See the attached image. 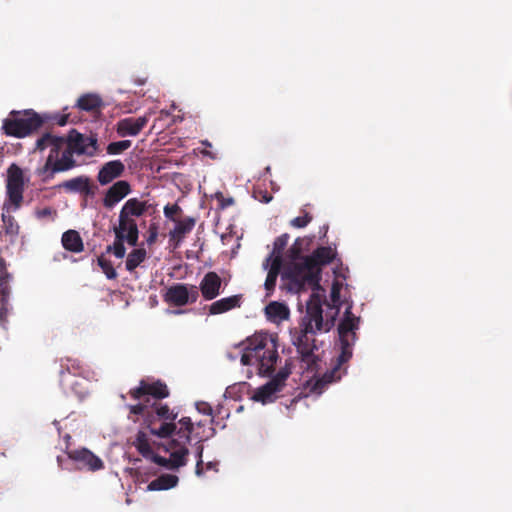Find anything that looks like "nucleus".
<instances>
[{"label":"nucleus","mask_w":512,"mask_h":512,"mask_svg":"<svg viewBox=\"0 0 512 512\" xmlns=\"http://www.w3.org/2000/svg\"><path fill=\"white\" fill-rule=\"evenodd\" d=\"M336 256V252L329 246H321L309 256L302 258L300 263H293L283 273L282 279L289 281V290L299 293L306 287L313 292H318L325 297L324 290L320 285L321 267L330 264Z\"/></svg>","instance_id":"f257e3e1"},{"label":"nucleus","mask_w":512,"mask_h":512,"mask_svg":"<svg viewBox=\"0 0 512 512\" xmlns=\"http://www.w3.org/2000/svg\"><path fill=\"white\" fill-rule=\"evenodd\" d=\"M322 295L312 293L306 303V315L302 319L300 331L294 336L293 343L301 355L303 362L308 367L316 364L318 357L314 354L317 350L315 334L317 331H329L334 326V318L323 319Z\"/></svg>","instance_id":"f03ea898"},{"label":"nucleus","mask_w":512,"mask_h":512,"mask_svg":"<svg viewBox=\"0 0 512 512\" xmlns=\"http://www.w3.org/2000/svg\"><path fill=\"white\" fill-rule=\"evenodd\" d=\"M360 318L352 313V306L349 305L343 318L338 325V336L340 343V354L331 370L325 372L322 377L316 380L312 387V392L321 394L328 384L341 379L347 372V368L342 366L347 363L353 355V346L357 340L356 331L359 329Z\"/></svg>","instance_id":"7ed1b4c3"},{"label":"nucleus","mask_w":512,"mask_h":512,"mask_svg":"<svg viewBox=\"0 0 512 512\" xmlns=\"http://www.w3.org/2000/svg\"><path fill=\"white\" fill-rule=\"evenodd\" d=\"M46 148H49V154L44 165L37 169V175L44 182L54 179L58 173L67 172L79 166L65 137L51 133L43 134L37 139L35 150L41 152Z\"/></svg>","instance_id":"20e7f679"},{"label":"nucleus","mask_w":512,"mask_h":512,"mask_svg":"<svg viewBox=\"0 0 512 512\" xmlns=\"http://www.w3.org/2000/svg\"><path fill=\"white\" fill-rule=\"evenodd\" d=\"M276 337L268 333H257L247 339L245 351L241 356V364L256 365L258 373L268 376L274 371L278 360Z\"/></svg>","instance_id":"39448f33"},{"label":"nucleus","mask_w":512,"mask_h":512,"mask_svg":"<svg viewBox=\"0 0 512 512\" xmlns=\"http://www.w3.org/2000/svg\"><path fill=\"white\" fill-rule=\"evenodd\" d=\"M46 123V118L33 110L12 111L3 120L2 130L7 136L24 138L37 132Z\"/></svg>","instance_id":"423d86ee"},{"label":"nucleus","mask_w":512,"mask_h":512,"mask_svg":"<svg viewBox=\"0 0 512 512\" xmlns=\"http://www.w3.org/2000/svg\"><path fill=\"white\" fill-rule=\"evenodd\" d=\"M176 418L177 413L171 411L168 405L153 406L147 414V428L157 437H170L176 431Z\"/></svg>","instance_id":"0eeeda50"},{"label":"nucleus","mask_w":512,"mask_h":512,"mask_svg":"<svg viewBox=\"0 0 512 512\" xmlns=\"http://www.w3.org/2000/svg\"><path fill=\"white\" fill-rule=\"evenodd\" d=\"M149 208L150 205L147 201H140L137 198L128 199L120 210L117 227L120 230L130 232V239L132 240L136 234L139 235L135 217L143 216Z\"/></svg>","instance_id":"6e6552de"},{"label":"nucleus","mask_w":512,"mask_h":512,"mask_svg":"<svg viewBox=\"0 0 512 512\" xmlns=\"http://www.w3.org/2000/svg\"><path fill=\"white\" fill-rule=\"evenodd\" d=\"M25 180L23 170L15 163L7 169L6 193L9 202L17 210L23 201Z\"/></svg>","instance_id":"1a4fd4ad"},{"label":"nucleus","mask_w":512,"mask_h":512,"mask_svg":"<svg viewBox=\"0 0 512 512\" xmlns=\"http://www.w3.org/2000/svg\"><path fill=\"white\" fill-rule=\"evenodd\" d=\"M66 141L76 155L94 157L99 152L98 137L96 134H83L73 129L70 131Z\"/></svg>","instance_id":"9d476101"},{"label":"nucleus","mask_w":512,"mask_h":512,"mask_svg":"<svg viewBox=\"0 0 512 512\" xmlns=\"http://www.w3.org/2000/svg\"><path fill=\"white\" fill-rule=\"evenodd\" d=\"M290 374L289 367L281 368L269 382L256 390L253 399L263 404L273 402L276 399V394L285 386V381Z\"/></svg>","instance_id":"9b49d317"},{"label":"nucleus","mask_w":512,"mask_h":512,"mask_svg":"<svg viewBox=\"0 0 512 512\" xmlns=\"http://www.w3.org/2000/svg\"><path fill=\"white\" fill-rule=\"evenodd\" d=\"M199 297L198 287L191 285L189 288L185 284H174L166 292L165 300L176 306H184L187 303H194Z\"/></svg>","instance_id":"f8f14e48"},{"label":"nucleus","mask_w":512,"mask_h":512,"mask_svg":"<svg viewBox=\"0 0 512 512\" xmlns=\"http://www.w3.org/2000/svg\"><path fill=\"white\" fill-rule=\"evenodd\" d=\"M66 454L80 470L86 469L95 472L104 468V462L87 448L67 450Z\"/></svg>","instance_id":"ddd939ff"},{"label":"nucleus","mask_w":512,"mask_h":512,"mask_svg":"<svg viewBox=\"0 0 512 512\" xmlns=\"http://www.w3.org/2000/svg\"><path fill=\"white\" fill-rule=\"evenodd\" d=\"M129 394L135 400H139L144 395H151L156 399H163L169 396V390L167 385L160 380L153 383L141 380L139 386L131 389Z\"/></svg>","instance_id":"4468645a"},{"label":"nucleus","mask_w":512,"mask_h":512,"mask_svg":"<svg viewBox=\"0 0 512 512\" xmlns=\"http://www.w3.org/2000/svg\"><path fill=\"white\" fill-rule=\"evenodd\" d=\"M131 193V185L126 180H119L112 184L104 194L103 206L112 209L116 204Z\"/></svg>","instance_id":"2eb2a0df"},{"label":"nucleus","mask_w":512,"mask_h":512,"mask_svg":"<svg viewBox=\"0 0 512 512\" xmlns=\"http://www.w3.org/2000/svg\"><path fill=\"white\" fill-rule=\"evenodd\" d=\"M58 188L68 193H80L85 196H93L95 194V186L92 185L91 179L86 175H80L63 181L58 185Z\"/></svg>","instance_id":"dca6fc26"},{"label":"nucleus","mask_w":512,"mask_h":512,"mask_svg":"<svg viewBox=\"0 0 512 512\" xmlns=\"http://www.w3.org/2000/svg\"><path fill=\"white\" fill-rule=\"evenodd\" d=\"M125 172V165L121 160H111L104 163L98 171L97 181L100 185H108L120 178Z\"/></svg>","instance_id":"f3484780"},{"label":"nucleus","mask_w":512,"mask_h":512,"mask_svg":"<svg viewBox=\"0 0 512 512\" xmlns=\"http://www.w3.org/2000/svg\"><path fill=\"white\" fill-rule=\"evenodd\" d=\"M187 444L188 443H185V440L179 438L172 439L169 442L168 446L166 447V451L170 452L172 469H178L187 464V456L189 454Z\"/></svg>","instance_id":"a211bd4d"},{"label":"nucleus","mask_w":512,"mask_h":512,"mask_svg":"<svg viewBox=\"0 0 512 512\" xmlns=\"http://www.w3.org/2000/svg\"><path fill=\"white\" fill-rule=\"evenodd\" d=\"M114 234H115V241L113 245H110L107 247V252H112L116 258H123L126 253V248L124 246V242H127L130 246H136L138 243L139 235L136 234V236L131 240L130 239V232H127L126 230H120L118 227L113 228Z\"/></svg>","instance_id":"6ab92c4d"},{"label":"nucleus","mask_w":512,"mask_h":512,"mask_svg":"<svg viewBox=\"0 0 512 512\" xmlns=\"http://www.w3.org/2000/svg\"><path fill=\"white\" fill-rule=\"evenodd\" d=\"M222 280L216 272H208L200 282L198 291L205 300H213L220 294Z\"/></svg>","instance_id":"aec40b11"},{"label":"nucleus","mask_w":512,"mask_h":512,"mask_svg":"<svg viewBox=\"0 0 512 512\" xmlns=\"http://www.w3.org/2000/svg\"><path fill=\"white\" fill-rule=\"evenodd\" d=\"M148 117L141 116L138 118L128 117L117 122V133L121 137L136 136L147 125Z\"/></svg>","instance_id":"412c9836"},{"label":"nucleus","mask_w":512,"mask_h":512,"mask_svg":"<svg viewBox=\"0 0 512 512\" xmlns=\"http://www.w3.org/2000/svg\"><path fill=\"white\" fill-rule=\"evenodd\" d=\"M61 370L59 372L61 381H64L66 374L82 376L86 372L83 362L76 358L65 357L60 360Z\"/></svg>","instance_id":"4be33fe9"},{"label":"nucleus","mask_w":512,"mask_h":512,"mask_svg":"<svg viewBox=\"0 0 512 512\" xmlns=\"http://www.w3.org/2000/svg\"><path fill=\"white\" fill-rule=\"evenodd\" d=\"M241 295H233L213 302L209 307L211 315L222 314L241 306Z\"/></svg>","instance_id":"5701e85b"},{"label":"nucleus","mask_w":512,"mask_h":512,"mask_svg":"<svg viewBox=\"0 0 512 512\" xmlns=\"http://www.w3.org/2000/svg\"><path fill=\"white\" fill-rule=\"evenodd\" d=\"M175 223L174 229L169 232V237L170 240H175L179 243L184 239L186 234L193 230L196 220L193 217H186L184 219H177Z\"/></svg>","instance_id":"b1692460"},{"label":"nucleus","mask_w":512,"mask_h":512,"mask_svg":"<svg viewBox=\"0 0 512 512\" xmlns=\"http://www.w3.org/2000/svg\"><path fill=\"white\" fill-rule=\"evenodd\" d=\"M61 242L65 250L80 253L84 250L83 240L76 230H68L63 233Z\"/></svg>","instance_id":"393cba45"},{"label":"nucleus","mask_w":512,"mask_h":512,"mask_svg":"<svg viewBox=\"0 0 512 512\" xmlns=\"http://www.w3.org/2000/svg\"><path fill=\"white\" fill-rule=\"evenodd\" d=\"M179 478L173 474H162L153 481H151L148 486V491H161L168 490L174 488L178 484Z\"/></svg>","instance_id":"a878e982"},{"label":"nucleus","mask_w":512,"mask_h":512,"mask_svg":"<svg viewBox=\"0 0 512 512\" xmlns=\"http://www.w3.org/2000/svg\"><path fill=\"white\" fill-rule=\"evenodd\" d=\"M265 314L271 321H281L289 317V309L285 304L273 301L265 307Z\"/></svg>","instance_id":"bb28decb"},{"label":"nucleus","mask_w":512,"mask_h":512,"mask_svg":"<svg viewBox=\"0 0 512 512\" xmlns=\"http://www.w3.org/2000/svg\"><path fill=\"white\" fill-rule=\"evenodd\" d=\"M103 105L102 99L95 94L82 95L78 100L76 106L87 112L98 111Z\"/></svg>","instance_id":"cd10ccee"},{"label":"nucleus","mask_w":512,"mask_h":512,"mask_svg":"<svg viewBox=\"0 0 512 512\" xmlns=\"http://www.w3.org/2000/svg\"><path fill=\"white\" fill-rule=\"evenodd\" d=\"M282 268V264L280 261V258L277 257L276 259H272L266 280H265V289L267 290V296H270L271 293L274 291L276 286L277 277L280 273V270Z\"/></svg>","instance_id":"c85d7f7f"},{"label":"nucleus","mask_w":512,"mask_h":512,"mask_svg":"<svg viewBox=\"0 0 512 512\" xmlns=\"http://www.w3.org/2000/svg\"><path fill=\"white\" fill-rule=\"evenodd\" d=\"M133 445L144 458H149L150 455H152L153 450L150 446L148 436L144 431H138Z\"/></svg>","instance_id":"c756f323"},{"label":"nucleus","mask_w":512,"mask_h":512,"mask_svg":"<svg viewBox=\"0 0 512 512\" xmlns=\"http://www.w3.org/2000/svg\"><path fill=\"white\" fill-rule=\"evenodd\" d=\"M146 250L144 248H138L132 250L126 259L125 266L129 272L134 271L145 259Z\"/></svg>","instance_id":"7c9ffc66"},{"label":"nucleus","mask_w":512,"mask_h":512,"mask_svg":"<svg viewBox=\"0 0 512 512\" xmlns=\"http://www.w3.org/2000/svg\"><path fill=\"white\" fill-rule=\"evenodd\" d=\"M302 239L297 238L287 251L288 262L284 266L283 272L293 263H300L302 260Z\"/></svg>","instance_id":"2f4dec72"},{"label":"nucleus","mask_w":512,"mask_h":512,"mask_svg":"<svg viewBox=\"0 0 512 512\" xmlns=\"http://www.w3.org/2000/svg\"><path fill=\"white\" fill-rule=\"evenodd\" d=\"M289 238H290L289 234L284 233L275 239L274 244H273V251H272L271 255L267 258V262L270 260L272 261V259H276L277 257H279L281 264L283 265L282 252L285 249V247L287 246Z\"/></svg>","instance_id":"473e14b6"},{"label":"nucleus","mask_w":512,"mask_h":512,"mask_svg":"<svg viewBox=\"0 0 512 512\" xmlns=\"http://www.w3.org/2000/svg\"><path fill=\"white\" fill-rule=\"evenodd\" d=\"M180 429L177 431L179 439L185 440V443H189L191 440V433L193 431V423L190 417H182L179 420Z\"/></svg>","instance_id":"72a5a7b5"},{"label":"nucleus","mask_w":512,"mask_h":512,"mask_svg":"<svg viewBox=\"0 0 512 512\" xmlns=\"http://www.w3.org/2000/svg\"><path fill=\"white\" fill-rule=\"evenodd\" d=\"M341 287L342 285L339 283V282H334L332 284V287H331V293H330V299H331V302H332V309L334 310V313L331 317H333L335 319V317L337 316V314L339 313V310H340V305H341V302H340V292H341Z\"/></svg>","instance_id":"f704fd0d"},{"label":"nucleus","mask_w":512,"mask_h":512,"mask_svg":"<svg viewBox=\"0 0 512 512\" xmlns=\"http://www.w3.org/2000/svg\"><path fill=\"white\" fill-rule=\"evenodd\" d=\"M4 231L7 235L16 236L19 233V225L15 218L9 214L2 213Z\"/></svg>","instance_id":"c9c22d12"},{"label":"nucleus","mask_w":512,"mask_h":512,"mask_svg":"<svg viewBox=\"0 0 512 512\" xmlns=\"http://www.w3.org/2000/svg\"><path fill=\"white\" fill-rule=\"evenodd\" d=\"M132 145L130 140H121L116 142H111L108 144L106 148V152L109 155H118L129 149Z\"/></svg>","instance_id":"e433bc0d"},{"label":"nucleus","mask_w":512,"mask_h":512,"mask_svg":"<svg viewBox=\"0 0 512 512\" xmlns=\"http://www.w3.org/2000/svg\"><path fill=\"white\" fill-rule=\"evenodd\" d=\"M97 262L108 279H115L117 277L116 270L110 260L101 255L97 258Z\"/></svg>","instance_id":"4c0bfd02"},{"label":"nucleus","mask_w":512,"mask_h":512,"mask_svg":"<svg viewBox=\"0 0 512 512\" xmlns=\"http://www.w3.org/2000/svg\"><path fill=\"white\" fill-rule=\"evenodd\" d=\"M12 279V275L10 273H1L0 275V299L7 300L10 294V286L9 282Z\"/></svg>","instance_id":"58836bf2"},{"label":"nucleus","mask_w":512,"mask_h":512,"mask_svg":"<svg viewBox=\"0 0 512 512\" xmlns=\"http://www.w3.org/2000/svg\"><path fill=\"white\" fill-rule=\"evenodd\" d=\"M43 118H46V122L57 124L59 126H65L68 123L69 114H43Z\"/></svg>","instance_id":"ea45409f"},{"label":"nucleus","mask_w":512,"mask_h":512,"mask_svg":"<svg viewBox=\"0 0 512 512\" xmlns=\"http://www.w3.org/2000/svg\"><path fill=\"white\" fill-rule=\"evenodd\" d=\"M164 215L167 219L176 222L177 216L182 212L181 207L175 203V204H167L163 209Z\"/></svg>","instance_id":"a19ab883"},{"label":"nucleus","mask_w":512,"mask_h":512,"mask_svg":"<svg viewBox=\"0 0 512 512\" xmlns=\"http://www.w3.org/2000/svg\"><path fill=\"white\" fill-rule=\"evenodd\" d=\"M312 220V216L309 213H305L303 216H298L291 220V225L296 228L306 227Z\"/></svg>","instance_id":"79ce46f5"},{"label":"nucleus","mask_w":512,"mask_h":512,"mask_svg":"<svg viewBox=\"0 0 512 512\" xmlns=\"http://www.w3.org/2000/svg\"><path fill=\"white\" fill-rule=\"evenodd\" d=\"M36 217L40 220H43V219H54L57 215V212L56 210L52 209L51 207H44L42 209H37L36 212Z\"/></svg>","instance_id":"37998d69"},{"label":"nucleus","mask_w":512,"mask_h":512,"mask_svg":"<svg viewBox=\"0 0 512 512\" xmlns=\"http://www.w3.org/2000/svg\"><path fill=\"white\" fill-rule=\"evenodd\" d=\"M253 197L258 200L259 202L261 203H269L272 199H273V196L271 193H269L267 190H262V189H255L253 191Z\"/></svg>","instance_id":"c03bdc74"},{"label":"nucleus","mask_w":512,"mask_h":512,"mask_svg":"<svg viewBox=\"0 0 512 512\" xmlns=\"http://www.w3.org/2000/svg\"><path fill=\"white\" fill-rule=\"evenodd\" d=\"M148 459L151 460L152 462H154L155 464L159 465V466L172 469V463H171L170 458L162 457V456H160L158 454H155L152 451V455H150V457Z\"/></svg>","instance_id":"a18cd8bd"},{"label":"nucleus","mask_w":512,"mask_h":512,"mask_svg":"<svg viewBox=\"0 0 512 512\" xmlns=\"http://www.w3.org/2000/svg\"><path fill=\"white\" fill-rule=\"evenodd\" d=\"M215 198L218 201V205L221 209L230 207L235 203V200L232 197H225L221 192H217L215 194Z\"/></svg>","instance_id":"49530a36"},{"label":"nucleus","mask_w":512,"mask_h":512,"mask_svg":"<svg viewBox=\"0 0 512 512\" xmlns=\"http://www.w3.org/2000/svg\"><path fill=\"white\" fill-rule=\"evenodd\" d=\"M129 409L131 414L145 416V422L147 423V414L151 412V408L148 409V407L144 404H136L131 405Z\"/></svg>","instance_id":"de8ad7c7"},{"label":"nucleus","mask_w":512,"mask_h":512,"mask_svg":"<svg viewBox=\"0 0 512 512\" xmlns=\"http://www.w3.org/2000/svg\"><path fill=\"white\" fill-rule=\"evenodd\" d=\"M197 410L204 415H212V407L206 402H199L196 405Z\"/></svg>","instance_id":"09e8293b"},{"label":"nucleus","mask_w":512,"mask_h":512,"mask_svg":"<svg viewBox=\"0 0 512 512\" xmlns=\"http://www.w3.org/2000/svg\"><path fill=\"white\" fill-rule=\"evenodd\" d=\"M7 300L0 299V321L5 322L8 316Z\"/></svg>","instance_id":"8fccbe9b"},{"label":"nucleus","mask_w":512,"mask_h":512,"mask_svg":"<svg viewBox=\"0 0 512 512\" xmlns=\"http://www.w3.org/2000/svg\"><path fill=\"white\" fill-rule=\"evenodd\" d=\"M148 232H149V236L147 238V243L153 244L156 241L157 236H158V230H157L156 225H154V224L150 225Z\"/></svg>","instance_id":"3c124183"},{"label":"nucleus","mask_w":512,"mask_h":512,"mask_svg":"<svg viewBox=\"0 0 512 512\" xmlns=\"http://www.w3.org/2000/svg\"><path fill=\"white\" fill-rule=\"evenodd\" d=\"M195 473L197 476L203 475V460L198 459L195 467Z\"/></svg>","instance_id":"603ef678"},{"label":"nucleus","mask_w":512,"mask_h":512,"mask_svg":"<svg viewBox=\"0 0 512 512\" xmlns=\"http://www.w3.org/2000/svg\"><path fill=\"white\" fill-rule=\"evenodd\" d=\"M203 450H204V447H203V445L201 444V441H198V443H197V447H196V457H197V460H198V459H202V456H203Z\"/></svg>","instance_id":"864d4df0"},{"label":"nucleus","mask_w":512,"mask_h":512,"mask_svg":"<svg viewBox=\"0 0 512 512\" xmlns=\"http://www.w3.org/2000/svg\"><path fill=\"white\" fill-rule=\"evenodd\" d=\"M216 465H217L216 463L208 462L206 464V467H207V469H216Z\"/></svg>","instance_id":"5fc2aeb1"},{"label":"nucleus","mask_w":512,"mask_h":512,"mask_svg":"<svg viewBox=\"0 0 512 512\" xmlns=\"http://www.w3.org/2000/svg\"><path fill=\"white\" fill-rule=\"evenodd\" d=\"M57 462H58V465H59L60 467H62L63 459H62V457H61V456H58V457H57Z\"/></svg>","instance_id":"6e6d98bb"},{"label":"nucleus","mask_w":512,"mask_h":512,"mask_svg":"<svg viewBox=\"0 0 512 512\" xmlns=\"http://www.w3.org/2000/svg\"><path fill=\"white\" fill-rule=\"evenodd\" d=\"M137 83L139 85H143V84H145V79L138 80Z\"/></svg>","instance_id":"4d7b16f0"}]
</instances>
